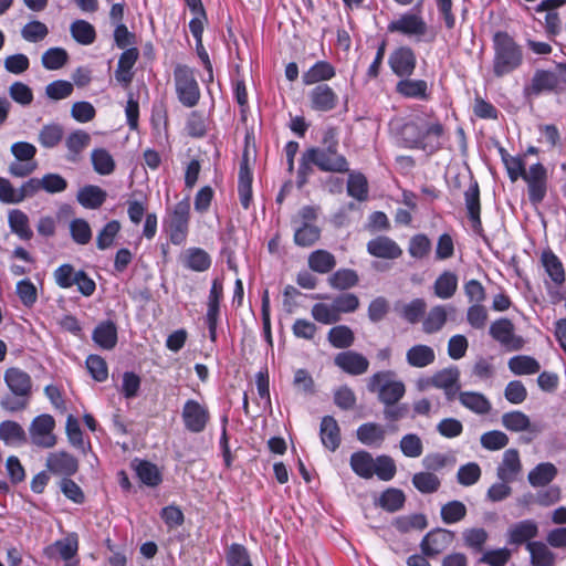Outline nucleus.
Returning a JSON list of instances; mask_svg holds the SVG:
<instances>
[{
	"mask_svg": "<svg viewBox=\"0 0 566 566\" xmlns=\"http://www.w3.org/2000/svg\"><path fill=\"white\" fill-rule=\"evenodd\" d=\"M174 81L178 101L185 107H195L200 101L201 93L193 69L185 64L176 65Z\"/></svg>",
	"mask_w": 566,
	"mask_h": 566,
	"instance_id": "obj_7",
	"label": "nucleus"
},
{
	"mask_svg": "<svg viewBox=\"0 0 566 566\" xmlns=\"http://www.w3.org/2000/svg\"><path fill=\"white\" fill-rule=\"evenodd\" d=\"M458 289V276L451 271L442 272L433 284L434 295L441 300L451 298Z\"/></svg>",
	"mask_w": 566,
	"mask_h": 566,
	"instance_id": "obj_42",
	"label": "nucleus"
},
{
	"mask_svg": "<svg viewBox=\"0 0 566 566\" xmlns=\"http://www.w3.org/2000/svg\"><path fill=\"white\" fill-rule=\"evenodd\" d=\"M396 92L406 98L421 101L429 98L428 83L424 80L402 77L396 85Z\"/></svg>",
	"mask_w": 566,
	"mask_h": 566,
	"instance_id": "obj_29",
	"label": "nucleus"
},
{
	"mask_svg": "<svg viewBox=\"0 0 566 566\" xmlns=\"http://www.w3.org/2000/svg\"><path fill=\"white\" fill-rule=\"evenodd\" d=\"M92 338L101 348L111 350L117 344V328L114 322L99 323L93 331Z\"/></svg>",
	"mask_w": 566,
	"mask_h": 566,
	"instance_id": "obj_33",
	"label": "nucleus"
},
{
	"mask_svg": "<svg viewBox=\"0 0 566 566\" xmlns=\"http://www.w3.org/2000/svg\"><path fill=\"white\" fill-rule=\"evenodd\" d=\"M390 134L398 147L431 155L442 148L446 130L437 118L416 116L403 123H391Z\"/></svg>",
	"mask_w": 566,
	"mask_h": 566,
	"instance_id": "obj_1",
	"label": "nucleus"
},
{
	"mask_svg": "<svg viewBox=\"0 0 566 566\" xmlns=\"http://www.w3.org/2000/svg\"><path fill=\"white\" fill-rule=\"evenodd\" d=\"M3 380L9 389V394L0 399V407L8 412H18L24 410L32 396L31 376L18 367L6 369Z\"/></svg>",
	"mask_w": 566,
	"mask_h": 566,
	"instance_id": "obj_3",
	"label": "nucleus"
},
{
	"mask_svg": "<svg viewBox=\"0 0 566 566\" xmlns=\"http://www.w3.org/2000/svg\"><path fill=\"white\" fill-rule=\"evenodd\" d=\"M509 369L514 375H534L541 370L539 363L532 356L517 355L509 359Z\"/></svg>",
	"mask_w": 566,
	"mask_h": 566,
	"instance_id": "obj_48",
	"label": "nucleus"
},
{
	"mask_svg": "<svg viewBox=\"0 0 566 566\" xmlns=\"http://www.w3.org/2000/svg\"><path fill=\"white\" fill-rule=\"evenodd\" d=\"M440 514L444 524H455L465 517L467 506L461 501L453 500L442 505Z\"/></svg>",
	"mask_w": 566,
	"mask_h": 566,
	"instance_id": "obj_60",
	"label": "nucleus"
},
{
	"mask_svg": "<svg viewBox=\"0 0 566 566\" xmlns=\"http://www.w3.org/2000/svg\"><path fill=\"white\" fill-rule=\"evenodd\" d=\"M189 221L190 200L186 197L167 211L163 221L164 229L172 244L181 245L186 242L189 233Z\"/></svg>",
	"mask_w": 566,
	"mask_h": 566,
	"instance_id": "obj_6",
	"label": "nucleus"
},
{
	"mask_svg": "<svg viewBox=\"0 0 566 566\" xmlns=\"http://www.w3.org/2000/svg\"><path fill=\"white\" fill-rule=\"evenodd\" d=\"M358 274L352 269H339L328 277V284L332 289L344 291L357 285Z\"/></svg>",
	"mask_w": 566,
	"mask_h": 566,
	"instance_id": "obj_51",
	"label": "nucleus"
},
{
	"mask_svg": "<svg viewBox=\"0 0 566 566\" xmlns=\"http://www.w3.org/2000/svg\"><path fill=\"white\" fill-rule=\"evenodd\" d=\"M91 159L94 170L102 176L111 175L115 170L114 158L104 148L94 149Z\"/></svg>",
	"mask_w": 566,
	"mask_h": 566,
	"instance_id": "obj_56",
	"label": "nucleus"
},
{
	"mask_svg": "<svg viewBox=\"0 0 566 566\" xmlns=\"http://www.w3.org/2000/svg\"><path fill=\"white\" fill-rule=\"evenodd\" d=\"M335 74V67L329 62L321 60L315 62L306 72L303 73L302 82L304 85H317L332 80Z\"/></svg>",
	"mask_w": 566,
	"mask_h": 566,
	"instance_id": "obj_27",
	"label": "nucleus"
},
{
	"mask_svg": "<svg viewBox=\"0 0 566 566\" xmlns=\"http://www.w3.org/2000/svg\"><path fill=\"white\" fill-rule=\"evenodd\" d=\"M78 542L76 537H65L59 539L45 549V554L50 557L59 555L63 560H71L77 553Z\"/></svg>",
	"mask_w": 566,
	"mask_h": 566,
	"instance_id": "obj_46",
	"label": "nucleus"
},
{
	"mask_svg": "<svg viewBox=\"0 0 566 566\" xmlns=\"http://www.w3.org/2000/svg\"><path fill=\"white\" fill-rule=\"evenodd\" d=\"M329 344L335 348H348L355 342L354 332L346 325L332 327L327 334Z\"/></svg>",
	"mask_w": 566,
	"mask_h": 566,
	"instance_id": "obj_54",
	"label": "nucleus"
},
{
	"mask_svg": "<svg viewBox=\"0 0 566 566\" xmlns=\"http://www.w3.org/2000/svg\"><path fill=\"white\" fill-rule=\"evenodd\" d=\"M185 265L192 271L203 272L211 266V258L200 248H190L186 252Z\"/></svg>",
	"mask_w": 566,
	"mask_h": 566,
	"instance_id": "obj_53",
	"label": "nucleus"
},
{
	"mask_svg": "<svg viewBox=\"0 0 566 566\" xmlns=\"http://www.w3.org/2000/svg\"><path fill=\"white\" fill-rule=\"evenodd\" d=\"M556 474L557 469L553 463L542 462L530 471L527 479L532 486L539 488L549 484Z\"/></svg>",
	"mask_w": 566,
	"mask_h": 566,
	"instance_id": "obj_44",
	"label": "nucleus"
},
{
	"mask_svg": "<svg viewBox=\"0 0 566 566\" xmlns=\"http://www.w3.org/2000/svg\"><path fill=\"white\" fill-rule=\"evenodd\" d=\"M493 339L499 342L507 350H520L524 346L522 336L514 334V325L509 318L494 321L489 331Z\"/></svg>",
	"mask_w": 566,
	"mask_h": 566,
	"instance_id": "obj_14",
	"label": "nucleus"
},
{
	"mask_svg": "<svg viewBox=\"0 0 566 566\" xmlns=\"http://www.w3.org/2000/svg\"><path fill=\"white\" fill-rule=\"evenodd\" d=\"M464 545L472 551L482 552L488 538V532L482 527L467 528L462 533Z\"/></svg>",
	"mask_w": 566,
	"mask_h": 566,
	"instance_id": "obj_61",
	"label": "nucleus"
},
{
	"mask_svg": "<svg viewBox=\"0 0 566 566\" xmlns=\"http://www.w3.org/2000/svg\"><path fill=\"white\" fill-rule=\"evenodd\" d=\"M69 60L67 52L62 48H50L42 55V65L46 70H60Z\"/></svg>",
	"mask_w": 566,
	"mask_h": 566,
	"instance_id": "obj_64",
	"label": "nucleus"
},
{
	"mask_svg": "<svg viewBox=\"0 0 566 566\" xmlns=\"http://www.w3.org/2000/svg\"><path fill=\"white\" fill-rule=\"evenodd\" d=\"M522 470L520 454L516 449H507L496 469V476L503 482H514Z\"/></svg>",
	"mask_w": 566,
	"mask_h": 566,
	"instance_id": "obj_25",
	"label": "nucleus"
},
{
	"mask_svg": "<svg viewBox=\"0 0 566 566\" xmlns=\"http://www.w3.org/2000/svg\"><path fill=\"white\" fill-rule=\"evenodd\" d=\"M307 263L313 272L326 274L336 266V259L327 250L318 249L310 253Z\"/></svg>",
	"mask_w": 566,
	"mask_h": 566,
	"instance_id": "obj_40",
	"label": "nucleus"
},
{
	"mask_svg": "<svg viewBox=\"0 0 566 566\" xmlns=\"http://www.w3.org/2000/svg\"><path fill=\"white\" fill-rule=\"evenodd\" d=\"M548 545L542 541L527 543L526 549L532 566H555L556 555Z\"/></svg>",
	"mask_w": 566,
	"mask_h": 566,
	"instance_id": "obj_30",
	"label": "nucleus"
},
{
	"mask_svg": "<svg viewBox=\"0 0 566 566\" xmlns=\"http://www.w3.org/2000/svg\"><path fill=\"white\" fill-rule=\"evenodd\" d=\"M538 535V524L531 518L522 520L513 523L506 531V541L510 545L521 546L532 543L533 538Z\"/></svg>",
	"mask_w": 566,
	"mask_h": 566,
	"instance_id": "obj_19",
	"label": "nucleus"
},
{
	"mask_svg": "<svg viewBox=\"0 0 566 566\" xmlns=\"http://www.w3.org/2000/svg\"><path fill=\"white\" fill-rule=\"evenodd\" d=\"M396 311L402 319L415 325L424 317L427 303L423 298L417 297L399 307L397 306Z\"/></svg>",
	"mask_w": 566,
	"mask_h": 566,
	"instance_id": "obj_39",
	"label": "nucleus"
},
{
	"mask_svg": "<svg viewBox=\"0 0 566 566\" xmlns=\"http://www.w3.org/2000/svg\"><path fill=\"white\" fill-rule=\"evenodd\" d=\"M73 39L82 44L90 45L96 39L94 27L85 20H75L70 28Z\"/></svg>",
	"mask_w": 566,
	"mask_h": 566,
	"instance_id": "obj_57",
	"label": "nucleus"
},
{
	"mask_svg": "<svg viewBox=\"0 0 566 566\" xmlns=\"http://www.w3.org/2000/svg\"><path fill=\"white\" fill-rule=\"evenodd\" d=\"M307 99L311 109L318 113H327L335 109L339 101L337 93L326 83L315 85L307 93Z\"/></svg>",
	"mask_w": 566,
	"mask_h": 566,
	"instance_id": "obj_15",
	"label": "nucleus"
},
{
	"mask_svg": "<svg viewBox=\"0 0 566 566\" xmlns=\"http://www.w3.org/2000/svg\"><path fill=\"white\" fill-rule=\"evenodd\" d=\"M464 205L468 212V218L473 232L488 243V238L481 221V203H480V188L479 184L473 180L464 190Z\"/></svg>",
	"mask_w": 566,
	"mask_h": 566,
	"instance_id": "obj_13",
	"label": "nucleus"
},
{
	"mask_svg": "<svg viewBox=\"0 0 566 566\" xmlns=\"http://www.w3.org/2000/svg\"><path fill=\"white\" fill-rule=\"evenodd\" d=\"M138 57L139 51L135 46L124 50V52L119 55L114 75L116 81L124 88H127L134 78L133 67L136 64Z\"/></svg>",
	"mask_w": 566,
	"mask_h": 566,
	"instance_id": "obj_22",
	"label": "nucleus"
},
{
	"mask_svg": "<svg viewBox=\"0 0 566 566\" xmlns=\"http://www.w3.org/2000/svg\"><path fill=\"white\" fill-rule=\"evenodd\" d=\"M388 64L398 77H410L416 70L417 57L411 48L399 46L390 53Z\"/></svg>",
	"mask_w": 566,
	"mask_h": 566,
	"instance_id": "obj_16",
	"label": "nucleus"
},
{
	"mask_svg": "<svg viewBox=\"0 0 566 566\" xmlns=\"http://www.w3.org/2000/svg\"><path fill=\"white\" fill-rule=\"evenodd\" d=\"M54 429L55 420L51 415L42 413L36 416L29 427L31 442L39 448H53L57 442Z\"/></svg>",
	"mask_w": 566,
	"mask_h": 566,
	"instance_id": "obj_10",
	"label": "nucleus"
},
{
	"mask_svg": "<svg viewBox=\"0 0 566 566\" xmlns=\"http://www.w3.org/2000/svg\"><path fill=\"white\" fill-rule=\"evenodd\" d=\"M347 193L358 201H365L368 198V181L361 172L349 174Z\"/></svg>",
	"mask_w": 566,
	"mask_h": 566,
	"instance_id": "obj_58",
	"label": "nucleus"
},
{
	"mask_svg": "<svg viewBox=\"0 0 566 566\" xmlns=\"http://www.w3.org/2000/svg\"><path fill=\"white\" fill-rule=\"evenodd\" d=\"M492 71L495 77H504L518 70L524 61L522 46L505 31H497L492 38Z\"/></svg>",
	"mask_w": 566,
	"mask_h": 566,
	"instance_id": "obj_2",
	"label": "nucleus"
},
{
	"mask_svg": "<svg viewBox=\"0 0 566 566\" xmlns=\"http://www.w3.org/2000/svg\"><path fill=\"white\" fill-rule=\"evenodd\" d=\"M448 319V311L444 305H436L430 308L422 321V331L433 334L442 329Z\"/></svg>",
	"mask_w": 566,
	"mask_h": 566,
	"instance_id": "obj_43",
	"label": "nucleus"
},
{
	"mask_svg": "<svg viewBox=\"0 0 566 566\" xmlns=\"http://www.w3.org/2000/svg\"><path fill=\"white\" fill-rule=\"evenodd\" d=\"M238 195L241 206L249 209L252 202V174L247 164H241L238 178Z\"/></svg>",
	"mask_w": 566,
	"mask_h": 566,
	"instance_id": "obj_47",
	"label": "nucleus"
},
{
	"mask_svg": "<svg viewBox=\"0 0 566 566\" xmlns=\"http://www.w3.org/2000/svg\"><path fill=\"white\" fill-rule=\"evenodd\" d=\"M367 389L376 394L382 405L397 403L406 394L405 384L392 370H380L371 375L367 381Z\"/></svg>",
	"mask_w": 566,
	"mask_h": 566,
	"instance_id": "obj_5",
	"label": "nucleus"
},
{
	"mask_svg": "<svg viewBox=\"0 0 566 566\" xmlns=\"http://www.w3.org/2000/svg\"><path fill=\"white\" fill-rule=\"evenodd\" d=\"M64 129L60 124L44 125L39 132V143L44 148H54L63 139Z\"/></svg>",
	"mask_w": 566,
	"mask_h": 566,
	"instance_id": "obj_55",
	"label": "nucleus"
},
{
	"mask_svg": "<svg viewBox=\"0 0 566 566\" xmlns=\"http://www.w3.org/2000/svg\"><path fill=\"white\" fill-rule=\"evenodd\" d=\"M406 497L401 490L389 488L381 493L377 504L388 512H396L405 504Z\"/></svg>",
	"mask_w": 566,
	"mask_h": 566,
	"instance_id": "obj_59",
	"label": "nucleus"
},
{
	"mask_svg": "<svg viewBox=\"0 0 566 566\" xmlns=\"http://www.w3.org/2000/svg\"><path fill=\"white\" fill-rule=\"evenodd\" d=\"M367 252L378 259L395 260L401 256L399 244L389 237L378 235L367 242Z\"/></svg>",
	"mask_w": 566,
	"mask_h": 566,
	"instance_id": "obj_23",
	"label": "nucleus"
},
{
	"mask_svg": "<svg viewBox=\"0 0 566 566\" xmlns=\"http://www.w3.org/2000/svg\"><path fill=\"white\" fill-rule=\"evenodd\" d=\"M375 459L365 450H359L350 455L349 464L355 474L363 479H371L374 476Z\"/></svg>",
	"mask_w": 566,
	"mask_h": 566,
	"instance_id": "obj_35",
	"label": "nucleus"
},
{
	"mask_svg": "<svg viewBox=\"0 0 566 566\" xmlns=\"http://www.w3.org/2000/svg\"><path fill=\"white\" fill-rule=\"evenodd\" d=\"M53 277L59 287L70 289L76 285L77 291L84 296L93 295L96 290L94 280L83 270L75 271L74 266L70 263H64L55 269Z\"/></svg>",
	"mask_w": 566,
	"mask_h": 566,
	"instance_id": "obj_8",
	"label": "nucleus"
},
{
	"mask_svg": "<svg viewBox=\"0 0 566 566\" xmlns=\"http://www.w3.org/2000/svg\"><path fill=\"white\" fill-rule=\"evenodd\" d=\"M70 234L72 240L80 245H85L92 240L90 223L82 218H75L70 222Z\"/></svg>",
	"mask_w": 566,
	"mask_h": 566,
	"instance_id": "obj_62",
	"label": "nucleus"
},
{
	"mask_svg": "<svg viewBox=\"0 0 566 566\" xmlns=\"http://www.w3.org/2000/svg\"><path fill=\"white\" fill-rule=\"evenodd\" d=\"M565 0H543L536 8L537 12L547 11L545 15V29L551 35L559 33L562 21L559 15L554 10L562 6Z\"/></svg>",
	"mask_w": 566,
	"mask_h": 566,
	"instance_id": "obj_34",
	"label": "nucleus"
},
{
	"mask_svg": "<svg viewBox=\"0 0 566 566\" xmlns=\"http://www.w3.org/2000/svg\"><path fill=\"white\" fill-rule=\"evenodd\" d=\"M334 361L343 371L353 376L365 374L369 367L368 359L363 354L354 350L338 353Z\"/></svg>",
	"mask_w": 566,
	"mask_h": 566,
	"instance_id": "obj_21",
	"label": "nucleus"
},
{
	"mask_svg": "<svg viewBox=\"0 0 566 566\" xmlns=\"http://www.w3.org/2000/svg\"><path fill=\"white\" fill-rule=\"evenodd\" d=\"M107 198V192L98 186L86 185L76 193L77 202L85 209L95 210L101 208Z\"/></svg>",
	"mask_w": 566,
	"mask_h": 566,
	"instance_id": "obj_28",
	"label": "nucleus"
},
{
	"mask_svg": "<svg viewBox=\"0 0 566 566\" xmlns=\"http://www.w3.org/2000/svg\"><path fill=\"white\" fill-rule=\"evenodd\" d=\"M559 91L555 70H536L528 84L524 86L526 97H537L544 93Z\"/></svg>",
	"mask_w": 566,
	"mask_h": 566,
	"instance_id": "obj_17",
	"label": "nucleus"
},
{
	"mask_svg": "<svg viewBox=\"0 0 566 566\" xmlns=\"http://www.w3.org/2000/svg\"><path fill=\"white\" fill-rule=\"evenodd\" d=\"M8 223L11 232L22 240H30L33 232L29 224L28 216L20 209H13L9 212Z\"/></svg>",
	"mask_w": 566,
	"mask_h": 566,
	"instance_id": "obj_45",
	"label": "nucleus"
},
{
	"mask_svg": "<svg viewBox=\"0 0 566 566\" xmlns=\"http://www.w3.org/2000/svg\"><path fill=\"white\" fill-rule=\"evenodd\" d=\"M49 34V29L45 23L33 20L28 22L21 29V36L30 43H38L43 41Z\"/></svg>",
	"mask_w": 566,
	"mask_h": 566,
	"instance_id": "obj_63",
	"label": "nucleus"
},
{
	"mask_svg": "<svg viewBox=\"0 0 566 566\" xmlns=\"http://www.w3.org/2000/svg\"><path fill=\"white\" fill-rule=\"evenodd\" d=\"M0 439L7 446H20L27 441V434L20 423L4 420L0 423Z\"/></svg>",
	"mask_w": 566,
	"mask_h": 566,
	"instance_id": "obj_41",
	"label": "nucleus"
},
{
	"mask_svg": "<svg viewBox=\"0 0 566 566\" xmlns=\"http://www.w3.org/2000/svg\"><path fill=\"white\" fill-rule=\"evenodd\" d=\"M326 147L307 148L315 166L325 172L345 174L349 171V165L344 155L338 153V140L333 129H328L323 138Z\"/></svg>",
	"mask_w": 566,
	"mask_h": 566,
	"instance_id": "obj_4",
	"label": "nucleus"
},
{
	"mask_svg": "<svg viewBox=\"0 0 566 566\" xmlns=\"http://www.w3.org/2000/svg\"><path fill=\"white\" fill-rule=\"evenodd\" d=\"M458 400L463 408L481 417L489 415L492 410L490 399L479 391H460Z\"/></svg>",
	"mask_w": 566,
	"mask_h": 566,
	"instance_id": "obj_24",
	"label": "nucleus"
},
{
	"mask_svg": "<svg viewBox=\"0 0 566 566\" xmlns=\"http://www.w3.org/2000/svg\"><path fill=\"white\" fill-rule=\"evenodd\" d=\"M132 465L137 478L143 484L156 488L163 482V473L153 462L135 459Z\"/></svg>",
	"mask_w": 566,
	"mask_h": 566,
	"instance_id": "obj_26",
	"label": "nucleus"
},
{
	"mask_svg": "<svg viewBox=\"0 0 566 566\" xmlns=\"http://www.w3.org/2000/svg\"><path fill=\"white\" fill-rule=\"evenodd\" d=\"M319 437L323 446L329 451H335L339 447L340 429L334 417H323L321 421Z\"/></svg>",
	"mask_w": 566,
	"mask_h": 566,
	"instance_id": "obj_32",
	"label": "nucleus"
},
{
	"mask_svg": "<svg viewBox=\"0 0 566 566\" xmlns=\"http://www.w3.org/2000/svg\"><path fill=\"white\" fill-rule=\"evenodd\" d=\"M210 418V411L206 402L196 399L185 401L181 409V420L188 432L195 434L203 432Z\"/></svg>",
	"mask_w": 566,
	"mask_h": 566,
	"instance_id": "obj_9",
	"label": "nucleus"
},
{
	"mask_svg": "<svg viewBox=\"0 0 566 566\" xmlns=\"http://www.w3.org/2000/svg\"><path fill=\"white\" fill-rule=\"evenodd\" d=\"M436 359L434 350L428 345H415L406 353V360L409 366L424 368Z\"/></svg>",
	"mask_w": 566,
	"mask_h": 566,
	"instance_id": "obj_38",
	"label": "nucleus"
},
{
	"mask_svg": "<svg viewBox=\"0 0 566 566\" xmlns=\"http://www.w3.org/2000/svg\"><path fill=\"white\" fill-rule=\"evenodd\" d=\"M412 485L422 494L436 493L441 486V480L430 471L417 472L411 479Z\"/></svg>",
	"mask_w": 566,
	"mask_h": 566,
	"instance_id": "obj_50",
	"label": "nucleus"
},
{
	"mask_svg": "<svg viewBox=\"0 0 566 566\" xmlns=\"http://www.w3.org/2000/svg\"><path fill=\"white\" fill-rule=\"evenodd\" d=\"M90 143L91 136L88 133L82 129L72 132L65 140V146L69 150L67 160L72 163L77 161L81 154L88 147Z\"/></svg>",
	"mask_w": 566,
	"mask_h": 566,
	"instance_id": "obj_36",
	"label": "nucleus"
},
{
	"mask_svg": "<svg viewBox=\"0 0 566 566\" xmlns=\"http://www.w3.org/2000/svg\"><path fill=\"white\" fill-rule=\"evenodd\" d=\"M542 263L545 268L546 273L556 284H562L565 281V271L563 263L558 256L551 250L542 253Z\"/></svg>",
	"mask_w": 566,
	"mask_h": 566,
	"instance_id": "obj_49",
	"label": "nucleus"
},
{
	"mask_svg": "<svg viewBox=\"0 0 566 566\" xmlns=\"http://www.w3.org/2000/svg\"><path fill=\"white\" fill-rule=\"evenodd\" d=\"M321 237V230L318 227L312 223H302L295 227L294 230V243L302 248H308L314 245Z\"/></svg>",
	"mask_w": 566,
	"mask_h": 566,
	"instance_id": "obj_52",
	"label": "nucleus"
},
{
	"mask_svg": "<svg viewBox=\"0 0 566 566\" xmlns=\"http://www.w3.org/2000/svg\"><path fill=\"white\" fill-rule=\"evenodd\" d=\"M46 468L54 475L69 478L78 471V460L66 451H55L48 455Z\"/></svg>",
	"mask_w": 566,
	"mask_h": 566,
	"instance_id": "obj_18",
	"label": "nucleus"
},
{
	"mask_svg": "<svg viewBox=\"0 0 566 566\" xmlns=\"http://www.w3.org/2000/svg\"><path fill=\"white\" fill-rule=\"evenodd\" d=\"M453 541V533L444 528L429 532L421 541V551L426 556H437L446 551Z\"/></svg>",
	"mask_w": 566,
	"mask_h": 566,
	"instance_id": "obj_20",
	"label": "nucleus"
},
{
	"mask_svg": "<svg viewBox=\"0 0 566 566\" xmlns=\"http://www.w3.org/2000/svg\"><path fill=\"white\" fill-rule=\"evenodd\" d=\"M502 426L512 432H523V431H531V432H537L538 429L532 426L531 420L527 415L520 410L509 411L503 413L502 418Z\"/></svg>",
	"mask_w": 566,
	"mask_h": 566,
	"instance_id": "obj_37",
	"label": "nucleus"
},
{
	"mask_svg": "<svg viewBox=\"0 0 566 566\" xmlns=\"http://www.w3.org/2000/svg\"><path fill=\"white\" fill-rule=\"evenodd\" d=\"M357 439L365 446L380 448L386 438L385 428L376 422H366L358 427Z\"/></svg>",
	"mask_w": 566,
	"mask_h": 566,
	"instance_id": "obj_31",
	"label": "nucleus"
},
{
	"mask_svg": "<svg viewBox=\"0 0 566 566\" xmlns=\"http://www.w3.org/2000/svg\"><path fill=\"white\" fill-rule=\"evenodd\" d=\"M527 184L528 199L532 205L541 203L547 193V171L541 164L532 165L523 178Z\"/></svg>",
	"mask_w": 566,
	"mask_h": 566,
	"instance_id": "obj_12",
	"label": "nucleus"
},
{
	"mask_svg": "<svg viewBox=\"0 0 566 566\" xmlns=\"http://www.w3.org/2000/svg\"><path fill=\"white\" fill-rule=\"evenodd\" d=\"M427 23L419 13L405 12L387 25L389 33H399L408 38H421L427 33Z\"/></svg>",
	"mask_w": 566,
	"mask_h": 566,
	"instance_id": "obj_11",
	"label": "nucleus"
}]
</instances>
